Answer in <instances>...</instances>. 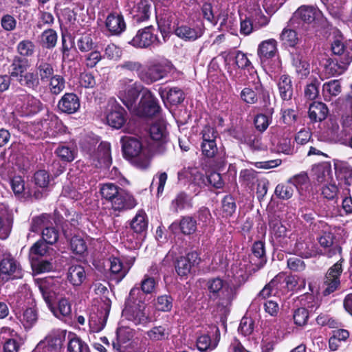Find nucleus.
Masks as SVG:
<instances>
[{
    "label": "nucleus",
    "mask_w": 352,
    "mask_h": 352,
    "mask_svg": "<svg viewBox=\"0 0 352 352\" xmlns=\"http://www.w3.org/2000/svg\"><path fill=\"white\" fill-rule=\"evenodd\" d=\"M197 229L196 219L188 215L182 216L179 220L175 221L169 226L170 231L173 234L180 232L186 236L194 234Z\"/></svg>",
    "instance_id": "obj_23"
},
{
    "label": "nucleus",
    "mask_w": 352,
    "mask_h": 352,
    "mask_svg": "<svg viewBox=\"0 0 352 352\" xmlns=\"http://www.w3.org/2000/svg\"><path fill=\"white\" fill-rule=\"evenodd\" d=\"M43 103L39 99L27 95L23 98V117H32L38 113L43 109Z\"/></svg>",
    "instance_id": "obj_40"
},
{
    "label": "nucleus",
    "mask_w": 352,
    "mask_h": 352,
    "mask_svg": "<svg viewBox=\"0 0 352 352\" xmlns=\"http://www.w3.org/2000/svg\"><path fill=\"white\" fill-rule=\"evenodd\" d=\"M294 18L299 21V23L307 25L313 28L325 29L330 26L327 19L322 12L312 6H301L294 14Z\"/></svg>",
    "instance_id": "obj_4"
},
{
    "label": "nucleus",
    "mask_w": 352,
    "mask_h": 352,
    "mask_svg": "<svg viewBox=\"0 0 352 352\" xmlns=\"http://www.w3.org/2000/svg\"><path fill=\"white\" fill-rule=\"evenodd\" d=\"M239 181L242 185L252 186L258 182V172L253 168L242 169L239 173Z\"/></svg>",
    "instance_id": "obj_53"
},
{
    "label": "nucleus",
    "mask_w": 352,
    "mask_h": 352,
    "mask_svg": "<svg viewBox=\"0 0 352 352\" xmlns=\"http://www.w3.org/2000/svg\"><path fill=\"white\" fill-rule=\"evenodd\" d=\"M47 82L49 91L52 95L58 96L65 89L66 80L63 75L56 74Z\"/></svg>",
    "instance_id": "obj_49"
},
{
    "label": "nucleus",
    "mask_w": 352,
    "mask_h": 352,
    "mask_svg": "<svg viewBox=\"0 0 352 352\" xmlns=\"http://www.w3.org/2000/svg\"><path fill=\"white\" fill-rule=\"evenodd\" d=\"M274 194L280 199L287 200L293 196L294 188L289 182L278 184L275 188Z\"/></svg>",
    "instance_id": "obj_62"
},
{
    "label": "nucleus",
    "mask_w": 352,
    "mask_h": 352,
    "mask_svg": "<svg viewBox=\"0 0 352 352\" xmlns=\"http://www.w3.org/2000/svg\"><path fill=\"white\" fill-rule=\"evenodd\" d=\"M106 119L108 124L112 128L120 129L126 122V111L116 100L108 104Z\"/></svg>",
    "instance_id": "obj_18"
},
{
    "label": "nucleus",
    "mask_w": 352,
    "mask_h": 352,
    "mask_svg": "<svg viewBox=\"0 0 352 352\" xmlns=\"http://www.w3.org/2000/svg\"><path fill=\"white\" fill-rule=\"evenodd\" d=\"M109 312L100 311L90 315L89 323L94 331L98 332L104 329L108 318Z\"/></svg>",
    "instance_id": "obj_47"
},
{
    "label": "nucleus",
    "mask_w": 352,
    "mask_h": 352,
    "mask_svg": "<svg viewBox=\"0 0 352 352\" xmlns=\"http://www.w3.org/2000/svg\"><path fill=\"white\" fill-rule=\"evenodd\" d=\"M37 283L45 302L51 307L59 293L60 281L56 277L48 276L38 280Z\"/></svg>",
    "instance_id": "obj_15"
},
{
    "label": "nucleus",
    "mask_w": 352,
    "mask_h": 352,
    "mask_svg": "<svg viewBox=\"0 0 352 352\" xmlns=\"http://www.w3.org/2000/svg\"><path fill=\"white\" fill-rule=\"evenodd\" d=\"M201 262V258L197 251H191L185 256H180L174 261L175 270L181 279H186L195 272V267Z\"/></svg>",
    "instance_id": "obj_12"
},
{
    "label": "nucleus",
    "mask_w": 352,
    "mask_h": 352,
    "mask_svg": "<svg viewBox=\"0 0 352 352\" xmlns=\"http://www.w3.org/2000/svg\"><path fill=\"white\" fill-rule=\"evenodd\" d=\"M111 278L116 283L120 282L127 274L128 270L124 268L121 260L115 256L109 258Z\"/></svg>",
    "instance_id": "obj_42"
},
{
    "label": "nucleus",
    "mask_w": 352,
    "mask_h": 352,
    "mask_svg": "<svg viewBox=\"0 0 352 352\" xmlns=\"http://www.w3.org/2000/svg\"><path fill=\"white\" fill-rule=\"evenodd\" d=\"M59 159L65 162H71L76 158L77 151L74 146L60 144L54 151Z\"/></svg>",
    "instance_id": "obj_51"
},
{
    "label": "nucleus",
    "mask_w": 352,
    "mask_h": 352,
    "mask_svg": "<svg viewBox=\"0 0 352 352\" xmlns=\"http://www.w3.org/2000/svg\"><path fill=\"white\" fill-rule=\"evenodd\" d=\"M168 72L166 67L162 64H152L146 67H143L138 73V78L146 85H151L167 76Z\"/></svg>",
    "instance_id": "obj_20"
},
{
    "label": "nucleus",
    "mask_w": 352,
    "mask_h": 352,
    "mask_svg": "<svg viewBox=\"0 0 352 352\" xmlns=\"http://www.w3.org/2000/svg\"><path fill=\"white\" fill-rule=\"evenodd\" d=\"M193 208V197L185 191L177 193L170 204V210L173 213L190 210Z\"/></svg>",
    "instance_id": "obj_26"
},
{
    "label": "nucleus",
    "mask_w": 352,
    "mask_h": 352,
    "mask_svg": "<svg viewBox=\"0 0 352 352\" xmlns=\"http://www.w3.org/2000/svg\"><path fill=\"white\" fill-rule=\"evenodd\" d=\"M159 94L164 102L167 100L171 105H178L182 103L185 99V94L183 90L179 87H174L169 88L160 87Z\"/></svg>",
    "instance_id": "obj_30"
},
{
    "label": "nucleus",
    "mask_w": 352,
    "mask_h": 352,
    "mask_svg": "<svg viewBox=\"0 0 352 352\" xmlns=\"http://www.w3.org/2000/svg\"><path fill=\"white\" fill-rule=\"evenodd\" d=\"M241 100L247 104H256L259 98H262L264 102L270 99L268 91L261 84L260 80L254 83V88L245 87L240 94Z\"/></svg>",
    "instance_id": "obj_21"
},
{
    "label": "nucleus",
    "mask_w": 352,
    "mask_h": 352,
    "mask_svg": "<svg viewBox=\"0 0 352 352\" xmlns=\"http://www.w3.org/2000/svg\"><path fill=\"white\" fill-rule=\"evenodd\" d=\"M67 352H91L88 344L76 333L69 331L67 333Z\"/></svg>",
    "instance_id": "obj_39"
},
{
    "label": "nucleus",
    "mask_w": 352,
    "mask_h": 352,
    "mask_svg": "<svg viewBox=\"0 0 352 352\" xmlns=\"http://www.w3.org/2000/svg\"><path fill=\"white\" fill-rule=\"evenodd\" d=\"M129 14L134 24H140L147 22L151 15L152 4L149 0H137L133 6H130L128 3Z\"/></svg>",
    "instance_id": "obj_17"
},
{
    "label": "nucleus",
    "mask_w": 352,
    "mask_h": 352,
    "mask_svg": "<svg viewBox=\"0 0 352 352\" xmlns=\"http://www.w3.org/2000/svg\"><path fill=\"white\" fill-rule=\"evenodd\" d=\"M233 137L239 140L241 143L246 144L250 150L258 151L264 149L261 137L256 134L252 129L246 130L241 137L233 135Z\"/></svg>",
    "instance_id": "obj_27"
},
{
    "label": "nucleus",
    "mask_w": 352,
    "mask_h": 352,
    "mask_svg": "<svg viewBox=\"0 0 352 352\" xmlns=\"http://www.w3.org/2000/svg\"><path fill=\"white\" fill-rule=\"evenodd\" d=\"M342 91V87L338 80L326 82L322 85V95L326 101H331L333 97L338 96Z\"/></svg>",
    "instance_id": "obj_48"
},
{
    "label": "nucleus",
    "mask_w": 352,
    "mask_h": 352,
    "mask_svg": "<svg viewBox=\"0 0 352 352\" xmlns=\"http://www.w3.org/2000/svg\"><path fill=\"white\" fill-rule=\"evenodd\" d=\"M331 49L332 53L337 56V58H335L336 62L335 65L340 69V71H336V73L340 74L347 69L352 61V56L350 55L349 52L345 51L344 43L338 38L332 42Z\"/></svg>",
    "instance_id": "obj_19"
},
{
    "label": "nucleus",
    "mask_w": 352,
    "mask_h": 352,
    "mask_svg": "<svg viewBox=\"0 0 352 352\" xmlns=\"http://www.w3.org/2000/svg\"><path fill=\"white\" fill-rule=\"evenodd\" d=\"M248 258L252 268L248 272H245L238 275L237 278L240 282H246L252 274L259 271L266 265L267 258L265 241L258 240L253 243L251 247V254H249Z\"/></svg>",
    "instance_id": "obj_6"
},
{
    "label": "nucleus",
    "mask_w": 352,
    "mask_h": 352,
    "mask_svg": "<svg viewBox=\"0 0 352 352\" xmlns=\"http://www.w3.org/2000/svg\"><path fill=\"white\" fill-rule=\"evenodd\" d=\"M272 121V116L261 113L255 115L253 123L256 130L262 133L267 130Z\"/></svg>",
    "instance_id": "obj_61"
},
{
    "label": "nucleus",
    "mask_w": 352,
    "mask_h": 352,
    "mask_svg": "<svg viewBox=\"0 0 352 352\" xmlns=\"http://www.w3.org/2000/svg\"><path fill=\"white\" fill-rule=\"evenodd\" d=\"M280 39L283 45L288 48L289 52H298L302 50L298 46L300 41L298 36V33L292 29L284 28L280 34Z\"/></svg>",
    "instance_id": "obj_32"
},
{
    "label": "nucleus",
    "mask_w": 352,
    "mask_h": 352,
    "mask_svg": "<svg viewBox=\"0 0 352 352\" xmlns=\"http://www.w3.org/2000/svg\"><path fill=\"white\" fill-rule=\"evenodd\" d=\"M280 98L285 101L292 100L294 95V86L292 78L288 74L281 75L277 82Z\"/></svg>",
    "instance_id": "obj_34"
},
{
    "label": "nucleus",
    "mask_w": 352,
    "mask_h": 352,
    "mask_svg": "<svg viewBox=\"0 0 352 352\" xmlns=\"http://www.w3.org/2000/svg\"><path fill=\"white\" fill-rule=\"evenodd\" d=\"M268 224L277 245L283 249L287 248L289 245L290 238L287 236V229L282 223L280 216L275 213L270 214Z\"/></svg>",
    "instance_id": "obj_14"
},
{
    "label": "nucleus",
    "mask_w": 352,
    "mask_h": 352,
    "mask_svg": "<svg viewBox=\"0 0 352 352\" xmlns=\"http://www.w3.org/2000/svg\"><path fill=\"white\" fill-rule=\"evenodd\" d=\"M204 32L203 23L194 24L186 22H178L173 30L174 34L178 38L186 42L197 40L203 36Z\"/></svg>",
    "instance_id": "obj_13"
},
{
    "label": "nucleus",
    "mask_w": 352,
    "mask_h": 352,
    "mask_svg": "<svg viewBox=\"0 0 352 352\" xmlns=\"http://www.w3.org/2000/svg\"><path fill=\"white\" fill-rule=\"evenodd\" d=\"M98 153L100 160L104 165L107 167L110 166L112 163L110 143L102 142L98 146Z\"/></svg>",
    "instance_id": "obj_64"
},
{
    "label": "nucleus",
    "mask_w": 352,
    "mask_h": 352,
    "mask_svg": "<svg viewBox=\"0 0 352 352\" xmlns=\"http://www.w3.org/2000/svg\"><path fill=\"white\" fill-rule=\"evenodd\" d=\"M80 107V98L73 92H67L60 98L57 104L59 111L66 114L76 113Z\"/></svg>",
    "instance_id": "obj_24"
},
{
    "label": "nucleus",
    "mask_w": 352,
    "mask_h": 352,
    "mask_svg": "<svg viewBox=\"0 0 352 352\" xmlns=\"http://www.w3.org/2000/svg\"><path fill=\"white\" fill-rule=\"evenodd\" d=\"M162 111L158 99L148 89H145L138 104L131 111L138 117L153 118Z\"/></svg>",
    "instance_id": "obj_7"
},
{
    "label": "nucleus",
    "mask_w": 352,
    "mask_h": 352,
    "mask_svg": "<svg viewBox=\"0 0 352 352\" xmlns=\"http://www.w3.org/2000/svg\"><path fill=\"white\" fill-rule=\"evenodd\" d=\"M62 62H72L75 59L76 50L74 48V38L68 33L61 34Z\"/></svg>",
    "instance_id": "obj_31"
},
{
    "label": "nucleus",
    "mask_w": 352,
    "mask_h": 352,
    "mask_svg": "<svg viewBox=\"0 0 352 352\" xmlns=\"http://www.w3.org/2000/svg\"><path fill=\"white\" fill-rule=\"evenodd\" d=\"M104 26L111 36H120L126 30V23L122 12L120 10H111L108 12Z\"/></svg>",
    "instance_id": "obj_16"
},
{
    "label": "nucleus",
    "mask_w": 352,
    "mask_h": 352,
    "mask_svg": "<svg viewBox=\"0 0 352 352\" xmlns=\"http://www.w3.org/2000/svg\"><path fill=\"white\" fill-rule=\"evenodd\" d=\"M19 267L14 258L10 255L5 256L0 262V277L5 281L14 278V273Z\"/></svg>",
    "instance_id": "obj_36"
},
{
    "label": "nucleus",
    "mask_w": 352,
    "mask_h": 352,
    "mask_svg": "<svg viewBox=\"0 0 352 352\" xmlns=\"http://www.w3.org/2000/svg\"><path fill=\"white\" fill-rule=\"evenodd\" d=\"M292 318L296 326L302 328L308 324L309 311L305 307H298L293 310Z\"/></svg>",
    "instance_id": "obj_54"
},
{
    "label": "nucleus",
    "mask_w": 352,
    "mask_h": 352,
    "mask_svg": "<svg viewBox=\"0 0 352 352\" xmlns=\"http://www.w3.org/2000/svg\"><path fill=\"white\" fill-rule=\"evenodd\" d=\"M120 144L123 157L129 161L135 160L136 166L141 168H146L148 166L146 158L141 159L143 145L141 140L133 136L124 135L120 138Z\"/></svg>",
    "instance_id": "obj_5"
},
{
    "label": "nucleus",
    "mask_w": 352,
    "mask_h": 352,
    "mask_svg": "<svg viewBox=\"0 0 352 352\" xmlns=\"http://www.w3.org/2000/svg\"><path fill=\"white\" fill-rule=\"evenodd\" d=\"M277 46L274 38L263 41L258 46L257 55L263 67L268 72H277L281 68Z\"/></svg>",
    "instance_id": "obj_3"
},
{
    "label": "nucleus",
    "mask_w": 352,
    "mask_h": 352,
    "mask_svg": "<svg viewBox=\"0 0 352 352\" xmlns=\"http://www.w3.org/2000/svg\"><path fill=\"white\" fill-rule=\"evenodd\" d=\"M70 249L72 252L77 255H82L87 250V245L83 238L74 235L70 239Z\"/></svg>",
    "instance_id": "obj_60"
},
{
    "label": "nucleus",
    "mask_w": 352,
    "mask_h": 352,
    "mask_svg": "<svg viewBox=\"0 0 352 352\" xmlns=\"http://www.w3.org/2000/svg\"><path fill=\"white\" fill-rule=\"evenodd\" d=\"M38 75L40 77L41 82H47L50 78L54 76V67L52 64L42 61L37 66Z\"/></svg>",
    "instance_id": "obj_56"
},
{
    "label": "nucleus",
    "mask_w": 352,
    "mask_h": 352,
    "mask_svg": "<svg viewBox=\"0 0 352 352\" xmlns=\"http://www.w3.org/2000/svg\"><path fill=\"white\" fill-rule=\"evenodd\" d=\"M27 300V303L29 304L30 307L23 311V328L26 331H28L36 323L38 315L36 303L34 299L29 298Z\"/></svg>",
    "instance_id": "obj_44"
},
{
    "label": "nucleus",
    "mask_w": 352,
    "mask_h": 352,
    "mask_svg": "<svg viewBox=\"0 0 352 352\" xmlns=\"http://www.w3.org/2000/svg\"><path fill=\"white\" fill-rule=\"evenodd\" d=\"M294 253L301 258H312L322 254L316 244L311 241L298 240L294 245Z\"/></svg>",
    "instance_id": "obj_25"
},
{
    "label": "nucleus",
    "mask_w": 352,
    "mask_h": 352,
    "mask_svg": "<svg viewBox=\"0 0 352 352\" xmlns=\"http://www.w3.org/2000/svg\"><path fill=\"white\" fill-rule=\"evenodd\" d=\"M62 124V122L56 116H52L50 118L40 120L33 122H23V134L31 138L38 139L43 133L54 134L56 130Z\"/></svg>",
    "instance_id": "obj_9"
},
{
    "label": "nucleus",
    "mask_w": 352,
    "mask_h": 352,
    "mask_svg": "<svg viewBox=\"0 0 352 352\" xmlns=\"http://www.w3.org/2000/svg\"><path fill=\"white\" fill-rule=\"evenodd\" d=\"M130 229L137 236H145L148 226V219L146 213L142 209L138 210L135 217L131 220Z\"/></svg>",
    "instance_id": "obj_29"
},
{
    "label": "nucleus",
    "mask_w": 352,
    "mask_h": 352,
    "mask_svg": "<svg viewBox=\"0 0 352 352\" xmlns=\"http://www.w3.org/2000/svg\"><path fill=\"white\" fill-rule=\"evenodd\" d=\"M170 329L167 324L154 326L146 331L148 338L153 342L164 341L168 339Z\"/></svg>",
    "instance_id": "obj_46"
},
{
    "label": "nucleus",
    "mask_w": 352,
    "mask_h": 352,
    "mask_svg": "<svg viewBox=\"0 0 352 352\" xmlns=\"http://www.w3.org/2000/svg\"><path fill=\"white\" fill-rule=\"evenodd\" d=\"M58 39V34L56 32L52 29L48 28L43 32L41 34V44L43 47L51 50L55 47Z\"/></svg>",
    "instance_id": "obj_57"
},
{
    "label": "nucleus",
    "mask_w": 352,
    "mask_h": 352,
    "mask_svg": "<svg viewBox=\"0 0 352 352\" xmlns=\"http://www.w3.org/2000/svg\"><path fill=\"white\" fill-rule=\"evenodd\" d=\"M315 179L318 183L329 182L331 179V165L329 162H322L316 165L313 168Z\"/></svg>",
    "instance_id": "obj_45"
},
{
    "label": "nucleus",
    "mask_w": 352,
    "mask_h": 352,
    "mask_svg": "<svg viewBox=\"0 0 352 352\" xmlns=\"http://www.w3.org/2000/svg\"><path fill=\"white\" fill-rule=\"evenodd\" d=\"M292 62L296 72L301 79L305 78L309 74V63L303 59L302 50L298 52L290 51Z\"/></svg>",
    "instance_id": "obj_33"
},
{
    "label": "nucleus",
    "mask_w": 352,
    "mask_h": 352,
    "mask_svg": "<svg viewBox=\"0 0 352 352\" xmlns=\"http://www.w3.org/2000/svg\"><path fill=\"white\" fill-rule=\"evenodd\" d=\"M343 262L344 259L341 258L330 267L326 272L320 287L322 296H329L340 289V278L343 272Z\"/></svg>",
    "instance_id": "obj_10"
},
{
    "label": "nucleus",
    "mask_w": 352,
    "mask_h": 352,
    "mask_svg": "<svg viewBox=\"0 0 352 352\" xmlns=\"http://www.w3.org/2000/svg\"><path fill=\"white\" fill-rule=\"evenodd\" d=\"M221 204L223 217H232L236 209L234 198L230 195H226L222 199Z\"/></svg>",
    "instance_id": "obj_59"
},
{
    "label": "nucleus",
    "mask_w": 352,
    "mask_h": 352,
    "mask_svg": "<svg viewBox=\"0 0 352 352\" xmlns=\"http://www.w3.org/2000/svg\"><path fill=\"white\" fill-rule=\"evenodd\" d=\"M148 133L153 141L160 142L159 151L164 152L165 149L163 145L168 141V132L165 124L160 121L155 122L150 126Z\"/></svg>",
    "instance_id": "obj_28"
},
{
    "label": "nucleus",
    "mask_w": 352,
    "mask_h": 352,
    "mask_svg": "<svg viewBox=\"0 0 352 352\" xmlns=\"http://www.w3.org/2000/svg\"><path fill=\"white\" fill-rule=\"evenodd\" d=\"M85 267L81 265H72L67 272V280L74 287H80L86 280Z\"/></svg>",
    "instance_id": "obj_35"
},
{
    "label": "nucleus",
    "mask_w": 352,
    "mask_h": 352,
    "mask_svg": "<svg viewBox=\"0 0 352 352\" xmlns=\"http://www.w3.org/2000/svg\"><path fill=\"white\" fill-rule=\"evenodd\" d=\"M47 249V244L42 240H38L30 249L29 259L43 258Z\"/></svg>",
    "instance_id": "obj_63"
},
{
    "label": "nucleus",
    "mask_w": 352,
    "mask_h": 352,
    "mask_svg": "<svg viewBox=\"0 0 352 352\" xmlns=\"http://www.w3.org/2000/svg\"><path fill=\"white\" fill-rule=\"evenodd\" d=\"M132 81L128 78L119 81L118 98L130 111L136 106L140 94H142L146 89L140 82L136 81L131 83Z\"/></svg>",
    "instance_id": "obj_8"
},
{
    "label": "nucleus",
    "mask_w": 352,
    "mask_h": 352,
    "mask_svg": "<svg viewBox=\"0 0 352 352\" xmlns=\"http://www.w3.org/2000/svg\"><path fill=\"white\" fill-rule=\"evenodd\" d=\"M335 234L330 231H322L317 240L322 248L321 255L331 258L337 254H341L342 249L340 245L334 244Z\"/></svg>",
    "instance_id": "obj_22"
},
{
    "label": "nucleus",
    "mask_w": 352,
    "mask_h": 352,
    "mask_svg": "<svg viewBox=\"0 0 352 352\" xmlns=\"http://www.w3.org/2000/svg\"><path fill=\"white\" fill-rule=\"evenodd\" d=\"M201 155L208 160H214L219 155L216 141L201 143Z\"/></svg>",
    "instance_id": "obj_58"
},
{
    "label": "nucleus",
    "mask_w": 352,
    "mask_h": 352,
    "mask_svg": "<svg viewBox=\"0 0 352 352\" xmlns=\"http://www.w3.org/2000/svg\"><path fill=\"white\" fill-rule=\"evenodd\" d=\"M226 281L220 277L209 278L206 282L207 289L209 292V297L213 300L221 298V295L223 293Z\"/></svg>",
    "instance_id": "obj_43"
},
{
    "label": "nucleus",
    "mask_w": 352,
    "mask_h": 352,
    "mask_svg": "<svg viewBox=\"0 0 352 352\" xmlns=\"http://www.w3.org/2000/svg\"><path fill=\"white\" fill-rule=\"evenodd\" d=\"M349 331L344 329H336L332 331V334L329 339V348L331 351H336L346 343L349 338Z\"/></svg>",
    "instance_id": "obj_41"
},
{
    "label": "nucleus",
    "mask_w": 352,
    "mask_h": 352,
    "mask_svg": "<svg viewBox=\"0 0 352 352\" xmlns=\"http://www.w3.org/2000/svg\"><path fill=\"white\" fill-rule=\"evenodd\" d=\"M309 81L305 87L304 94L307 99L314 100L319 96L320 81L318 78L313 76L309 79Z\"/></svg>",
    "instance_id": "obj_52"
},
{
    "label": "nucleus",
    "mask_w": 352,
    "mask_h": 352,
    "mask_svg": "<svg viewBox=\"0 0 352 352\" xmlns=\"http://www.w3.org/2000/svg\"><path fill=\"white\" fill-rule=\"evenodd\" d=\"M329 114L327 106L322 102H313L309 107L308 116L312 122L324 120Z\"/></svg>",
    "instance_id": "obj_37"
},
{
    "label": "nucleus",
    "mask_w": 352,
    "mask_h": 352,
    "mask_svg": "<svg viewBox=\"0 0 352 352\" xmlns=\"http://www.w3.org/2000/svg\"><path fill=\"white\" fill-rule=\"evenodd\" d=\"M145 296L138 287H133L125 301L122 315L125 318L135 325H146L151 322L149 313L146 311Z\"/></svg>",
    "instance_id": "obj_1"
},
{
    "label": "nucleus",
    "mask_w": 352,
    "mask_h": 352,
    "mask_svg": "<svg viewBox=\"0 0 352 352\" xmlns=\"http://www.w3.org/2000/svg\"><path fill=\"white\" fill-rule=\"evenodd\" d=\"M154 306L158 311L169 312L173 306V298L170 295H160L155 299Z\"/></svg>",
    "instance_id": "obj_55"
},
{
    "label": "nucleus",
    "mask_w": 352,
    "mask_h": 352,
    "mask_svg": "<svg viewBox=\"0 0 352 352\" xmlns=\"http://www.w3.org/2000/svg\"><path fill=\"white\" fill-rule=\"evenodd\" d=\"M67 333V331L65 329H53L45 338L48 348L51 351H59L66 339Z\"/></svg>",
    "instance_id": "obj_38"
},
{
    "label": "nucleus",
    "mask_w": 352,
    "mask_h": 352,
    "mask_svg": "<svg viewBox=\"0 0 352 352\" xmlns=\"http://www.w3.org/2000/svg\"><path fill=\"white\" fill-rule=\"evenodd\" d=\"M153 25H148L138 30L136 34L129 41V44L135 48L148 49L158 47L162 42L155 32Z\"/></svg>",
    "instance_id": "obj_11"
},
{
    "label": "nucleus",
    "mask_w": 352,
    "mask_h": 352,
    "mask_svg": "<svg viewBox=\"0 0 352 352\" xmlns=\"http://www.w3.org/2000/svg\"><path fill=\"white\" fill-rule=\"evenodd\" d=\"M100 192L102 198L110 203L111 209L118 214L130 210L138 204L137 200L131 192L115 184H102Z\"/></svg>",
    "instance_id": "obj_2"
},
{
    "label": "nucleus",
    "mask_w": 352,
    "mask_h": 352,
    "mask_svg": "<svg viewBox=\"0 0 352 352\" xmlns=\"http://www.w3.org/2000/svg\"><path fill=\"white\" fill-rule=\"evenodd\" d=\"M32 271L36 274L49 272L53 270V263L43 258L30 259Z\"/></svg>",
    "instance_id": "obj_50"
}]
</instances>
